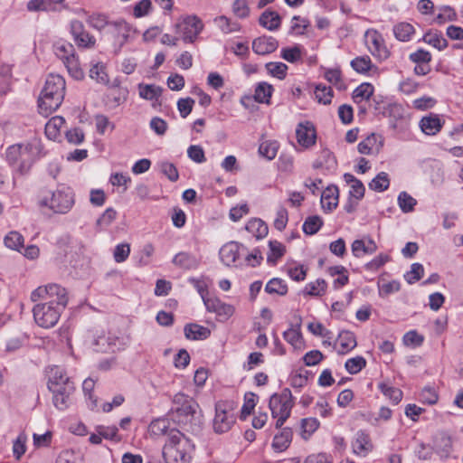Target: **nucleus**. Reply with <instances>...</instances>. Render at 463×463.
I'll list each match as a JSON object with an SVG mask.
<instances>
[{
	"mask_svg": "<svg viewBox=\"0 0 463 463\" xmlns=\"http://www.w3.org/2000/svg\"><path fill=\"white\" fill-rule=\"evenodd\" d=\"M30 298L33 302L41 301L33 307V315L35 323L45 329L58 323L69 299L66 288L58 284L38 287L31 293Z\"/></svg>",
	"mask_w": 463,
	"mask_h": 463,
	"instance_id": "obj_1",
	"label": "nucleus"
},
{
	"mask_svg": "<svg viewBox=\"0 0 463 463\" xmlns=\"http://www.w3.org/2000/svg\"><path fill=\"white\" fill-rule=\"evenodd\" d=\"M194 444L184 433L171 429L163 447L162 454L165 463H190Z\"/></svg>",
	"mask_w": 463,
	"mask_h": 463,
	"instance_id": "obj_2",
	"label": "nucleus"
},
{
	"mask_svg": "<svg viewBox=\"0 0 463 463\" xmlns=\"http://www.w3.org/2000/svg\"><path fill=\"white\" fill-rule=\"evenodd\" d=\"M48 388L52 392L54 406L59 410L69 407L75 387L64 369L52 366L47 373Z\"/></svg>",
	"mask_w": 463,
	"mask_h": 463,
	"instance_id": "obj_3",
	"label": "nucleus"
},
{
	"mask_svg": "<svg viewBox=\"0 0 463 463\" xmlns=\"http://www.w3.org/2000/svg\"><path fill=\"white\" fill-rule=\"evenodd\" d=\"M65 94V80L59 74H50L38 100L39 111L47 117L61 104Z\"/></svg>",
	"mask_w": 463,
	"mask_h": 463,
	"instance_id": "obj_4",
	"label": "nucleus"
},
{
	"mask_svg": "<svg viewBox=\"0 0 463 463\" xmlns=\"http://www.w3.org/2000/svg\"><path fill=\"white\" fill-rule=\"evenodd\" d=\"M74 204V196L69 189L42 192L38 205L42 210H49L52 213L65 214Z\"/></svg>",
	"mask_w": 463,
	"mask_h": 463,
	"instance_id": "obj_5",
	"label": "nucleus"
},
{
	"mask_svg": "<svg viewBox=\"0 0 463 463\" xmlns=\"http://www.w3.org/2000/svg\"><path fill=\"white\" fill-rule=\"evenodd\" d=\"M197 402L188 395L178 392L174 396L172 418L180 426H188L195 419Z\"/></svg>",
	"mask_w": 463,
	"mask_h": 463,
	"instance_id": "obj_6",
	"label": "nucleus"
},
{
	"mask_svg": "<svg viewBox=\"0 0 463 463\" xmlns=\"http://www.w3.org/2000/svg\"><path fill=\"white\" fill-rule=\"evenodd\" d=\"M37 154V146L33 144L14 145L6 151L7 161L21 174L27 173Z\"/></svg>",
	"mask_w": 463,
	"mask_h": 463,
	"instance_id": "obj_7",
	"label": "nucleus"
},
{
	"mask_svg": "<svg viewBox=\"0 0 463 463\" xmlns=\"http://www.w3.org/2000/svg\"><path fill=\"white\" fill-rule=\"evenodd\" d=\"M293 404L292 394L288 389H284L280 393H275L270 397L269 409L272 417L277 419L276 428H280L290 416Z\"/></svg>",
	"mask_w": 463,
	"mask_h": 463,
	"instance_id": "obj_8",
	"label": "nucleus"
},
{
	"mask_svg": "<svg viewBox=\"0 0 463 463\" xmlns=\"http://www.w3.org/2000/svg\"><path fill=\"white\" fill-rule=\"evenodd\" d=\"M203 29V23L197 15L180 17L175 25V33L187 43H193Z\"/></svg>",
	"mask_w": 463,
	"mask_h": 463,
	"instance_id": "obj_9",
	"label": "nucleus"
},
{
	"mask_svg": "<svg viewBox=\"0 0 463 463\" xmlns=\"http://www.w3.org/2000/svg\"><path fill=\"white\" fill-rule=\"evenodd\" d=\"M236 421L234 405L230 402H218L215 405V416L213 422L216 433L229 431Z\"/></svg>",
	"mask_w": 463,
	"mask_h": 463,
	"instance_id": "obj_10",
	"label": "nucleus"
},
{
	"mask_svg": "<svg viewBox=\"0 0 463 463\" xmlns=\"http://www.w3.org/2000/svg\"><path fill=\"white\" fill-rule=\"evenodd\" d=\"M203 303L209 312L215 313L221 320H228L235 312L232 305L222 302L215 297L203 296Z\"/></svg>",
	"mask_w": 463,
	"mask_h": 463,
	"instance_id": "obj_11",
	"label": "nucleus"
},
{
	"mask_svg": "<svg viewBox=\"0 0 463 463\" xmlns=\"http://www.w3.org/2000/svg\"><path fill=\"white\" fill-rule=\"evenodd\" d=\"M365 43L370 52L380 60L389 57V51L383 44L382 35L375 30H368L365 33Z\"/></svg>",
	"mask_w": 463,
	"mask_h": 463,
	"instance_id": "obj_12",
	"label": "nucleus"
},
{
	"mask_svg": "<svg viewBox=\"0 0 463 463\" xmlns=\"http://www.w3.org/2000/svg\"><path fill=\"white\" fill-rule=\"evenodd\" d=\"M298 143L307 148L316 143V130L312 123L306 121L299 123L296 128Z\"/></svg>",
	"mask_w": 463,
	"mask_h": 463,
	"instance_id": "obj_13",
	"label": "nucleus"
},
{
	"mask_svg": "<svg viewBox=\"0 0 463 463\" xmlns=\"http://www.w3.org/2000/svg\"><path fill=\"white\" fill-rule=\"evenodd\" d=\"M383 146V137L372 133L358 144V151L364 155H377Z\"/></svg>",
	"mask_w": 463,
	"mask_h": 463,
	"instance_id": "obj_14",
	"label": "nucleus"
},
{
	"mask_svg": "<svg viewBox=\"0 0 463 463\" xmlns=\"http://www.w3.org/2000/svg\"><path fill=\"white\" fill-rule=\"evenodd\" d=\"M279 46L278 41L270 36H260L252 42V50L260 55H266L273 52Z\"/></svg>",
	"mask_w": 463,
	"mask_h": 463,
	"instance_id": "obj_15",
	"label": "nucleus"
},
{
	"mask_svg": "<svg viewBox=\"0 0 463 463\" xmlns=\"http://www.w3.org/2000/svg\"><path fill=\"white\" fill-rule=\"evenodd\" d=\"M444 125V120H441L439 115L430 114L423 117L420 121L421 131L429 136H434L439 133Z\"/></svg>",
	"mask_w": 463,
	"mask_h": 463,
	"instance_id": "obj_16",
	"label": "nucleus"
},
{
	"mask_svg": "<svg viewBox=\"0 0 463 463\" xmlns=\"http://www.w3.org/2000/svg\"><path fill=\"white\" fill-rule=\"evenodd\" d=\"M71 33L74 40L80 47H90L95 43V40L88 33L84 32L83 25L80 21L71 22Z\"/></svg>",
	"mask_w": 463,
	"mask_h": 463,
	"instance_id": "obj_17",
	"label": "nucleus"
},
{
	"mask_svg": "<svg viewBox=\"0 0 463 463\" xmlns=\"http://www.w3.org/2000/svg\"><path fill=\"white\" fill-rule=\"evenodd\" d=\"M353 450L359 456H365L373 449V444L370 437L364 431H358L352 444Z\"/></svg>",
	"mask_w": 463,
	"mask_h": 463,
	"instance_id": "obj_18",
	"label": "nucleus"
},
{
	"mask_svg": "<svg viewBox=\"0 0 463 463\" xmlns=\"http://www.w3.org/2000/svg\"><path fill=\"white\" fill-rule=\"evenodd\" d=\"M351 250L354 257L362 258L366 254H373L377 250V245L372 239L355 240L351 245Z\"/></svg>",
	"mask_w": 463,
	"mask_h": 463,
	"instance_id": "obj_19",
	"label": "nucleus"
},
{
	"mask_svg": "<svg viewBox=\"0 0 463 463\" xmlns=\"http://www.w3.org/2000/svg\"><path fill=\"white\" fill-rule=\"evenodd\" d=\"M240 245L237 242L231 241L224 244L220 250V257L226 266H231L239 258Z\"/></svg>",
	"mask_w": 463,
	"mask_h": 463,
	"instance_id": "obj_20",
	"label": "nucleus"
},
{
	"mask_svg": "<svg viewBox=\"0 0 463 463\" xmlns=\"http://www.w3.org/2000/svg\"><path fill=\"white\" fill-rule=\"evenodd\" d=\"M321 204L324 210L331 212L338 204V189L336 186L326 187L321 194Z\"/></svg>",
	"mask_w": 463,
	"mask_h": 463,
	"instance_id": "obj_21",
	"label": "nucleus"
},
{
	"mask_svg": "<svg viewBox=\"0 0 463 463\" xmlns=\"http://www.w3.org/2000/svg\"><path fill=\"white\" fill-rule=\"evenodd\" d=\"M184 335L189 340H204L210 336L211 331L197 324H188L184 328Z\"/></svg>",
	"mask_w": 463,
	"mask_h": 463,
	"instance_id": "obj_22",
	"label": "nucleus"
},
{
	"mask_svg": "<svg viewBox=\"0 0 463 463\" xmlns=\"http://www.w3.org/2000/svg\"><path fill=\"white\" fill-rule=\"evenodd\" d=\"M337 343L339 344L337 352L341 354L348 353L357 345L356 338L354 333L350 331L341 332L338 335Z\"/></svg>",
	"mask_w": 463,
	"mask_h": 463,
	"instance_id": "obj_23",
	"label": "nucleus"
},
{
	"mask_svg": "<svg viewBox=\"0 0 463 463\" xmlns=\"http://www.w3.org/2000/svg\"><path fill=\"white\" fill-rule=\"evenodd\" d=\"M137 89L139 97L150 101H156L162 94V88L155 84L139 83Z\"/></svg>",
	"mask_w": 463,
	"mask_h": 463,
	"instance_id": "obj_24",
	"label": "nucleus"
},
{
	"mask_svg": "<svg viewBox=\"0 0 463 463\" xmlns=\"http://www.w3.org/2000/svg\"><path fill=\"white\" fill-rule=\"evenodd\" d=\"M65 120L62 117H52L45 125V134L49 139L56 140L61 134V128L64 126Z\"/></svg>",
	"mask_w": 463,
	"mask_h": 463,
	"instance_id": "obj_25",
	"label": "nucleus"
},
{
	"mask_svg": "<svg viewBox=\"0 0 463 463\" xmlns=\"http://www.w3.org/2000/svg\"><path fill=\"white\" fill-rule=\"evenodd\" d=\"M111 33L115 35L116 41L121 46L128 41L131 28L126 22L119 21L111 25Z\"/></svg>",
	"mask_w": 463,
	"mask_h": 463,
	"instance_id": "obj_26",
	"label": "nucleus"
},
{
	"mask_svg": "<svg viewBox=\"0 0 463 463\" xmlns=\"http://www.w3.org/2000/svg\"><path fill=\"white\" fill-rule=\"evenodd\" d=\"M245 229L256 239L264 238L268 234L269 231L266 223L262 220L257 218L250 219L247 222Z\"/></svg>",
	"mask_w": 463,
	"mask_h": 463,
	"instance_id": "obj_27",
	"label": "nucleus"
},
{
	"mask_svg": "<svg viewBox=\"0 0 463 463\" xmlns=\"http://www.w3.org/2000/svg\"><path fill=\"white\" fill-rule=\"evenodd\" d=\"M54 53L62 61L69 60L71 57L75 56L74 46L66 41L59 40L53 45Z\"/></svg>",
	"mask_w": 463,
	"mask_h": 463,
	"instance_id": "obj_28",
	"label": "nucleus"
},
{
	"mask_svg": "<svg viewBox=\"0 0 463 463\" xmlns=\"http://www.w3.org/2000/svg\"><path fill=\"white\" fill-rule=\"evenodd\" d=\"M292 439V431L289 429H283L279 434L276 435L273 439L272 448L277 452L286 450Z\"/></svg>",
	"mask_w": 463,
	"mask_h": 463,
	"instance_id": "obj_29",
	"label": "nucleus"
},
{
	"mask_svg": "<svg viewBox=\"0 0 463 463\" xmlns=\"http://www.w3.org/2000/svg\"><path fill=\"white\" fill-rule=\"evenodd\" d=\"M344 179L350 185V195L357 200L362 199L365 191L363 183L351 174H345Z\"/></svg>",
	"mask_w": 463,
	"mask_h": 463,
	"instance_id": "obj_30",
	"label": "nucleus"
},
{
	"mask_svg": "<svg viewBox=\"0 0 463 463\" xmlns=\"http://www.w3.org/2000/svg\"><path fill=\"white\" fill-rule=\"evenodd\" d=\"M273 92L272 85L267 82H260L257 85L254 93V99L259 103L269 104Z\"/></svg>",
	"mask_w": 463,
	"mask_h": 463,
	"instance_id": "obj_31",
	"label": "nucleus"
},
{
	"mask_svg": "<svg viewBox=\"0 0 463 463\" xmlns=\"http://www.w3.org/2000/svg\"><path fill=\"white\" fill-rule=\"evenodd\" d=\"M423 41L439 51H441L448 46L447 40L437 31H430L426 33L423 36Z\"/></svg>",
	"mask_w": 463,
	"mask_h": 463,
	"instance_id": "obj_32",
	"label": "nucleus"
},
{
	"mask_svg": "<svg viewBox=\"0 0 463 463\" xmlns=\"http://www.w3.org/2000/svg\"><path fill=\"white\" fill-rule=\"evenodd\" d=\"M260 24L269 31L276 30L280 25V17L276 12H264L260 17Z\"/></svg>",
	"mask_w": 463,
	"mask_h": 463,
	"instance_id": "obj_33",
	"label": "nucleus"
},
{
	"mask_svg": "<svg viewBox=\"0 0 463 463\" xmlns=\"http://www.w3.org/2000/svg\"><path fill=\"white\" fill-rule=\"evenodd\" d=\"M117 211L111 207L107 208L96 221V226L99 231L106 230L117 218Z\"/></svg>",
	"mask_w": 463,
	"mask_h": 463,
	"instance_id": "obj_34",
	"label": "nucleus"
},
{
	"mask_svg": "<svg viewBox=\"0 0 463 463\" xmlns=\"http://www.w3.org/2000/svg\"><path fill=\"white\" fill-rule=\"evenodd\" d=\"M327 284L324 279H317L306 285L304 292L308 296L320 297L326 293Z\"/></svg>",
	"mask_w": 463,
	"mask_h": 463,
	"instance_id": "obj_35",
	"label": "nucleus"
},
{
	"mask_svg": "<svg viewBox=\"0 0 463 463\" xmlns=\"http://www.w3.org/2000/svg\"><path fill=\"white\" fill-rule=\"evenodd\" d=\"M390 179L385 172L379 173L370 183L369 188L375 192H383L388 189Z\"/></svg>",
	"mask_w": 463,
	"mask_h": 463,
	"instance_id": "obj_36",
	"label": "nucleus"
},
{
	"mask_svg": "<svg viewBox=\"0 0 463 463\" xmlns=\"http://www.w3.org/2000/svg\"><path fill=\"white\" fill-rule=\"evenodd\" d=\"M90 77L96 80L98 83L108 85L109 76L106 72V68L102 63H96L90 69Z\"/></svg>",
	"mask_w": 463,
	"mask_h": 463,
	"instance_id": "obj_37",
	"label": "nucleus"
},
{
	"mask_svg": "<svg viewBox=\"0 0 463 463\" xmlns=\"http://www.w3.org/2000/svg\"><path fill=\"white\" fill-rule=\"evenodd\" d=\"M393 33L398 40L406 42L414 33V28L411 24L400 23L393 27Z\"/></svg>",
	"mask_w": 463,
	"mask_h": 463,
	"instance_id": "obj_38",
	"label": "nucleus"
},
{
	"mask_svg": "<svg viewBox=\"0 0 463 463\" xmlns=\"http://www.w3.org/2000/svg\"><path fill=\"white\" fill-rule=\"evenodd\" d=\"M373 86L370 83H362L353 92V99L356 103L367 100L373 94Z\"/></svg>",
	"mask_w": 463,
	"mask_h": 463,
	"instance_id": "obj_39",
	"label": "nucleus"
},
{
	"mask_svg": "<svg viewBox=\"0 0 463 463\" xmlns=\"http://www.w3.org/2000/svg\"><path fill=\"white\" fill-rule=\"evenodd\" d=\"M279 149V144L276 141H263L259 147V153L268 160L276 157Z\"/></svg>",
	"mask_w": 463,
	"mask_h": 463,
	"instance_id": "obj_40",
	"label": "nucleus"
},
{
	"mask_svg": "<svg viewBox=\"0 0 463 463\" xmlns=\"http://www.w3.org/2000/svg\"><path fill=\"white\" fill-rule=\"evenodd\" d=\"M169 422L166 419H156L153 420L148 427L151 435L162 436L169 433Z\"/></svg>",
	"mask_w": 463,
	"mask_h": 463,
	"instance_id": "obj_41",
	"label": "nucleus"
},
{
	"mask_svg": "<svg viewBox=\"0 0 463 463\" xmlns=\"http://www.w3.org/2000/svg\"><path fill=\"white\" fill-rule=\"evenodd\" d=\"M63 63L72 78L75 80L83 79L84 72L76 56L71 57L69 60L63 61Z\"/></svg>",
	"mask_w": 463,
	"mask_h": 463,
	"instance_id": "obj_42",
	"label": "nucleus"
},
{
	"mask_svg": "<svg viewBox=\"0 0 463 463\" xmlns=\"http://www.w3.org/2000/svg\"><path fill=\"white\" fill-rule=\"evenodd\" d=\"M323 224L322 219L317 215L309 216L303 223V232L306 234L313 235L317 233Z\"/></svg>",
	"mask_w": 463,
	"mask_h": 463,
	"instance_id": "obj_43",
	"label": "nucleus"
},
{
	"mask_svg": "<svg viewBox=\"0 0 463 463\" xmlns=\"http://www.w3.org/2000/svg\"><path fill=\"white\" fill-rule=\"evenodd\" d=\"M319 421L316 418H306L301 420V436L307 439L318 429Z\"/></svg>",
	"mask_w": 463,
	"mask_h": 463,
	"instance_id": "obj_44",
	"label": "nucleus"
},
{
	"mask_svg": "<svg viewBox=\"0 0 463 463\" xmlns=\"http://www.w3.org/2000/svg\"><path fill=\"white\" fill-rule=\"evenodd\" d=\"M214 22L224 33H231L240 31L239 24L232 22L230 18L224 15L215 18Z\"/></svg>",
	"mask_w": 463,
	"mask_h": 463,
	"instance_id": "obj_45",
	"label": "nucleus"
},
{
	"mask_svg": "<svg viewBox=\"0 0 463 463\" xmlns=\"http://www.w3.org/2000/svg\"><path fill=\"white\" fill-rule=\"evenodd\" d=\"M4 241L7 248L14 250H20L24 245V237L17 232H10L5 237Z\"/></svg>",
	"mask_w": 463,
	"mask_h": 463,
	"instance_id": "obj_46",
	"label": "nucleus"
},
{
	"mask_svg": "<svg viewBox=\"0 0 463 463\" xmlns=\"http://www.w3.org/2000/svg\"><path fill=\"white\" fill-rule=\"evenodd\" d=\"M174 263L184 269L195 268L198 264L197 260L185 252L178 253L174 258Z\"/></svg>",
	"mask_w": 463,
	"mask_h": 463,
	"instance_id": "obj_47",
	"label": "nucleus"
},
{
	"mask_svg": "<svg viewBox=\"0 0 463 463\" xmlns=\"http://www.w3.org/2000/svg\"><path fill=\"white\" fill-rule=\"evenodd\" d=\"M284 339L290 344L294 348L302 347V335L299 328L290 327L283 334Z\"/></svg>",
	"mask_w": 463,
	"mask_h": 463,
	"instance_id": "obj_48",
	"label": "nucleus"
},
{
	"mask_svg": "<svg viewBox=\"0 0 463 463\" xmlns=\"http://www.w3.org/2000/svg\"><path fill=\"white\" fill-rule=\"evenodd\" d=\"M315 98L319 103L329 104L333 98L332 89L325 85H317L315 90Z\"/></svg>",
	"mask_w": 463,
	"mask_h": 463,
	"instance_id": "obj_49",
	"label": "nucleus"
},
{
	"mask_svg": "<svg viewBox=\"0 0 463 463\" xmlns=\"http://www.w3.org/2000/svg\"><path fill=\"white\" fill-rule=\"evenodd\" d=\"M416 203V200L406 192L400 193L398 196V204L403 213L412 212Z\"/></svg>",
	"mask_w": 463,
	"mask_h": 463,
	"instance_id": "obj_50",
	"label": "nucleus"
},
{
	"mask_svg": "<svg viewBox=\"0 0 463 463\" xmlns=\"http://www.w3.org/2000/svg\"><path fill=\"white\" fill-rule=\"evenodd\" d=\"M265 290L269 294H278L283 296L287 293L288 288L281 279H272L267 283Z\"/></svg>",
	"mask_w": 463,
	"mask_h": 463,
	"instance_id": "obj_51",
	"label": "nucleus"
},
{
	"mask_svg": "<svg viewBox=\"0 0 463 463\" xmlns=\"http://www.w3.org/2000/svg\"><path fill=\"white\" fill-rule=\"evenodd\" d=\"M380 390L383 393L384 396H386L388 399H390L394 403L400 402V401L402 398V392L400 389L389 386L385 383H381L379 385Z\"/></svg>",
	"mask_w": 463,
	"mask_h": 463,
	"instance_id": "obj_52",
	"label": "nucleus"
},
{
	"mask_svg": "<svg viewBox=\"0 0 463 463\" xmlns=\"http://www.w3.org/2000/svg\"><path fill=\"white\" fill-rule=\"evenodd\" d=\"M366 365V361L362 356L350 358L345 362V369L348 373L354 374L359 373Z\"/></svg>",
	"mask_w": 463,
	"mask_h": 463,
	"instance_id": "obj_53",
	"label": "nucleus"
},
{
	"mask_svg": "<svg viewBox=\"0 0 463 463\" xmlns=\"http://www.w3.org/2000/svg\"><path fill=\"white\" fill-rule=\"evenodd\" d=\"M266 69L269 74L282 80L286 77L288 66L282 62H269Z\"/></svg>",
	"mask_w": 463,
	"mask_h": 463,
	"instance_id": "obj_54",
	"label": "nucleus"
},
{
	"mask_svg": "<svg viewBox=\"0 0 463 463\" xmlns=\"http://www.w3.org/2000/svg\"><path fill=\"white\" fill-rule=\"evenodd\" d=\"M114 91V101L119 105L125 102L128 99V90L127 88L121 87L118 80H114L110 85Z\"/></svg>",
	"mask_w": 463,
	"mask_h": 463,
	"instance_id": "obj_55",
	"label": "nucleus"
},
{
	"mask_svg": "<svg viewBox=\"0 0 463 463\" xmlns=\"http://www.w3.org/2000/svg\"><path fill=\"white\" fill-rule=\"evenodd\" d=\"M232 13L241 19L248 17L250 15V7L247 0H235L232 3Z\"/></svg>",
	"mask_w": 463,
	"mask_h": 463,
	"instance_id": "obj_56",
	"label": "nucleus"
},
{
	"mask_svg": "<svg viewBox=\"0 0 463 463\" xmlns=\"http://www.w3.org/2000/svg\"><path fill=\"white\" fill-rule=\"evenodd\" d=\"M351 66L357 72L364 73L370 70L372 61L368 56L357 57L351 61Z\"/></svg>",
	"mask_w": 463,
	"mask_h": 463,
	"instance_id": "obj_57",
	"label": "nucleus"
},
{
	"mask_svg": "<svg viewBox=\"0 0 463 463\" xmlns=\"http://www.w3.org/2000/svg\"><path fill=\"white\" fill-rule=\"evenodd\" d=\"M130 254V244L129 243H120L116 246L113 258L117 263L124 262Z\"/></svg>",
	"mask_w": 463,
	"mask_h": 463,
	"instance_id": "obj_58",
	"label": "nucleus"
},
{
	"mask_svg": "<svg viewBox=\"0 0 463 463\" xmlns=\"http://www.w3.org/2000/svg\"><path fill=\"white\" fill-rule=\"evenodd\" d=\"M187 155L191 160L198 164L203 163L206 160L203 147L198 145L190 146L187 149Z\"/></svg>",
	"mask_w": 463,
	"mask_h": 463,
	"instance_id": "obj_59",
	"label": "nucleus"
},
{
	"mask_svg": "<svg viewBox=\"0 0 463 463\" xmlns=\"http://www.w3.org/2000/svg\"><path fill=\"white\" fill-rule=\"evenodd\" d=\"M424 269L420 263H413L411 267V270L404 276L408 283L412 284L418 281L423 275Z\"/></svg>",
	"mask_w": 463,
	"mask_h": 463,
	"instance_id": "obj_60",
	"label": "nucleus"
},
{
	"mask_svg": "<svg viewBox=\"0 0 463 463\" xmlns=\"http://www.w3.org/2000/svg\"><path fill=\"white\" fill-rule=\"evenodd\" d=\"M26 439H27L26 436L24 433H22L14 440V445H13V453L16 459H20L21 457L25 453Z\"/></svg>",
	"mask_w": 463,
	"mask_h": 463,
	"instance_id": "obj_61",
	"label": "nucleus"
},
{
	"mask_svg": "<svg viewBox=\"0 0 463 463\" xmlns=\"http://www.w3.org/2000/svg\"><path fill=\"white\" fill-rule=\"evenodd\" d=\"M270 255L268 256V260L275 262L278 259L283 256L285 252V247L282 243L273 241H269Z\"/></svg>",
	"mask_w": 463,
	"mask_h": 463,
	"instance_id": "obj_62",
	"label": "nucleus"
},
{
	"mask_svg": "<svg viewBox=\"0 0 463 463\" xmlns=\"http://www.w3.org/2000/svg\"><path fill=\"white\" fill-rule=\"evenodd\" d=\"M402 341L406 346L416 347L422 344L423 336L412 330L404 335Z\"/></svg>",
	"mask_w": 463,
	"mask_h": 463,
	"instance_id": "obj_63",
	"label": "nucleus"
},
{
	"mask_svg": "<svg viewBox=\"0 0 463 463\" xmlns=\"http://www.w3.org/2000/svg\"><path fill=\"white\" fill-rule=\"evenodd\" d=\"M55 463H82L80 458L71 450L61 451Z\"/></svg>",
	"mask_w": 463,
	"mask_h": 463,
	"instance_id": "obj_64",
	"label": "nucleus"
}]
</instances>
